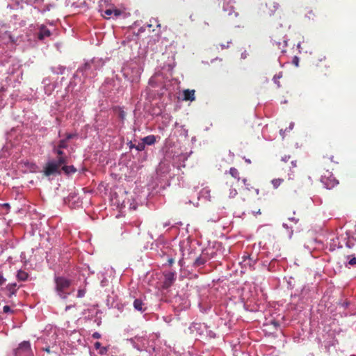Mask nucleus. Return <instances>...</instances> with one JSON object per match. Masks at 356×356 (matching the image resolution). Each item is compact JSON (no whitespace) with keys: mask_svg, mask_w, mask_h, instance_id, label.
I'll return each mask as SVG.
<instances>
[{"mask_svg":"<svg viewBox=\"0 0 356 356\" xmlns=\"http://www.w3.org/2000/svg\"><path fill=\"white\" fill-rule=\"evenodd\" d=\"M103 65L99 59H92L86 62L80 66L73 75L74 79H79L80 81L84 83L87 79H91L96 76L97 71Z\"/></svg>","mask_w":356,"mask_h":356,"instance_id":"1","label":"nucleus"},{"mask_svg":"<svg viewBox=\"0 0 356 356\" xmlns=\"http://www.w3.org/2000/svg\"><path fill=\"white\" fill-rule=\"evenodd\" d=\"M104 97L113 99L116 95L123 92L122 81L117 75L112 78H106L99 88Z\"/></svg>","mask_w":356,"mask_h":356,"instance_id":"2","label":"nucleus"},{"mask_svg":"<svg viewBox=\"0 0 356 356\" xmlns=\"http://www.w3.org/2000/svg\"><path fill=\"white\" fill-rule=\"evenodd\" d=\"M157 254H159L163 259L162 265L172 266L174 263V259L172 258L173 250L170 247V244L168 242L164 241L161 238L157 239Z\"/></svg>","mask_w":356,"mask_h":356,"instance_id":"3","label":"nucleus"},{"mask_svg":"<svg viewBox=\"0 0 356 356\" xmlns=\"http://www.w3.org/2000/svg\"><path fill=\"white\" fill-rule=\"evenodd\" d=\"M63 158H56L49 159L43 167L42 173L45 177H56L61 175V166L63 164H67Z\"/></svg>","mask_w":356,"mask_h":356,"instance_id":"4","label":"nucleus"},{"mask_svg":"<svg viewBox=\"0 0 356 356\" xmlns=\"http://www.w3.org/2000/svg\"><path fill=\"white\" fill-rule=\"evenodd\" d=\"M55 291L62 299H67L70 293L66 290L71 286L72 280L63 277L54 275Z\"/></svg>","mask_w":356,"mask_h":356,"instance_id":"5","label":"nucleus"},{"mask_svg":"<svg viewBox=\"0 0 356 356\" xmlns=\"http://www.w3.org/2000/svg\"><path fill=\"white\" fill-rule=\"evenodd\" d=\"M141 72V67L136 63H131L122 67L124 78L131 83L139 81Z\"/></svg>","mask_w":356,"mask_h":356,"instance_id":"6","label":"nucleus"},{"mask_svg":"<svg viewBox=\"0 0 356 356\" xmlns=\"http://www.w3.org/2000/svg\"><path fill=\"white\" fill-rule=\"evenodd\" d=\"M52 153L57 156V158H63L65 161L68 162V156L63 152V149L68 147V144H66L65 140H59L58 143L52 142L51 143Z\"/></svg>","mask_w":356,"mask_h":356,"instance_id":"7","label":"nucleus"},{"mask_svg":"<svg viewBox=\"0 0 356 356\" xmlns=\"http://www.w3.org/2000/svg\"><path fill=\"white\" fill-rule=\"evenodd\" d=\"M12 356H34L29 341H24L13 350Z\"/></svg>","mask_w":356,"mask_h":356,"instance_id":"8","label":"nucleus"},{"mask_svg":"<svg viewBox=\"0 0 356 356\" xmlns=\"http://www.w3.org/2000/svg\"><path fill=\"white\" fill-rule=\"evenodd\" d=\"M63 201L71 209H78L82 206V200L75 192L70 193L67 197L63 199Z\"/></svg>","mask_w":356,"mask_h":356,"instance_id":"9","label":"nucleus"},{"mask_svg":"<svg viewBox=\"0 0 356 356\" xmlns=\"http://www.w3.org/2000/svg\"><path fill=\"white\" fill-rule=\"evenodd\" d=\"M163 280L162 281L161 287L163 289H168L170 288L175 281L176 273L175 272H164Z\"/></svg>","mask_w":356,"mask_h":356,"instance_id":"10","label":"nucleus"},{"mask_svg":"<svg viewBox=\"0 0 356 356\" xmlns=\"http://www.w3.org/2000/svg\"><path fill=\"white\" fill-rule=\"evenodd\" d=\"M327 172L328 173V175H321V181L327 189H331L337 186L339 184V181L330 172H329V170H327Z\"/></svg>","mask_w":356,"mask_h":356,"instance_id":"11","label":"nucleus"},{"mask_svg":"<svg viewBox=\"0 0 356 356\" xmlns=\"http://www.w3.org/2000/svg\"><path fill=\"white\" fill-rule=\"evenodd\" d=\"M51 35V32L44 25H41L39 31L37 33V38L39 40H43L44 38Z\"/></svg>","mask_w":356,"mask_h":356,"instance_id":"12","label":"nucleus"},{"mask_svg":"<svg viewBox=\"0 0 356 356\" xmlns=\"http://www.w3.org/2000/svg\"><path fill=\"white\" fill-rule=\"evenodd\" d=\"M1 291L6 292V295L8 298H11L13 295H15L17 291V284L11 283L8 284L6 287L1 288Z\"/></svg>","mask_w":356,"mask_h":356,"instance_id":"13","label":"nucleus"},{"mask_svg":"<svg viewBox=\"0 0 356 356\" xmlns=\"http://www.w3.org/2000/svg\"><path fill=\"white\" fill-rule=\"evenodd\" d=\"M108 3V0H100L99 1V11L102 13V15L105 17V15L111 16L113 15V10L114 7H111L104 10V5H107Z\"/></svg>","mask_w":356,"mask_h":356,"instance_id":"14","label":"nucleus"},{"mask_svg":"<svg viewBox=\"0 0 356 356\" xmlns=\"http://www.w3.org/2000/svg\"><path fill=\"white\" fill-rule=\"evenodd\" d=\"M101 313L100 310H95V308L85 309L83 312L84 318L87 320H93L96 316Z\"/></svg>","mask_w":356,"mask_h":356,"instance_id":"15","label":"nucleus"},{"mask_svg":"<svg viewBox=\"0 0 356 356\" xmlns=\"http://www.w3.org/2000/svg\"><path fill=\"white\" fill-rule=\"evenodd\" d=\"M76 171V168L72 165H67V164H63L61 166V173L63 172L67 176H70L74 174Z\"/></svg>","mask_w":356,"mask_h":356,"instance_id":"16","label":"nucleus"},{"mask_svg":"<svg viewBox=\"0 0 356 356\" xmlns=\"http://www.w3.org/2000/svg\"><path fill=\"white\" fill-rule=\"evenodd\" d=\"M113 111L115 112V115L118 116L119 120L122 122V123H123L126 118V113L122 109V108L120 106H115L113 108Z\"/></svg>","mask_w":356,"mask_h":356,"instance_id":"17","label":"nucleus"},{"mask_svg":"<svg viewBox=\"0 0 356 356\" xmlns=\"http://www.w3.org/2000/svg\"><path fill=\"white\" fill-rule=\"evenodd\" d=\"M195 90L187 89L184 90V99L186 101H194L195 99Z\"/></svg>","mask_w":356,"mask_h":356,"instance_id":"18","label":"nucleus"},{"mask_svg":"<svg viewBox=\"0 0 356 356\" xmlns=\"http://www.w3.org/2000/svg\"><path fill=\"white\" fill-rule=\"evenodd\" d=\"M66 67L64 65H58L57 66H51L50 70L55 74H63L66 70Z\"/></svg>","mask_w":356,"mask_h":356,"instance_id":"19","label":"nucleus"},{"mask_svg":"<svg viewBox=\"0 0 356 356\" xmlns=\"http://www.w3.org/2000/svg\"><path fill=\"white\" fill-rule=\"evenodd\" d=\"M134 307L136 310L140 311V312H144L145 310V308L143 307V302L142 300L136 298L134 300L133 303Z\"/></svg>","mask_w":356,"mask_h":356,"instance_id":"20","label":"nucleus"},{"mask_svg":"<svg viewBox=\"0 0 356 356\" xmlns=\"http://www.w3.org/2000/svg\"><path fill=\"white\" fill-rule=\"evenodd\" d=\"M143 143H144V145H151L154 144L156 142V136L154 135L147 136L143 138Z\"/></svg>","mask_w":356,"mask_h":356,"instance_id":"21","label":"nucleus"},{"mask_svg":"<svg viewBox=\"0 0 356 356\" xmlns=\"http://www.w3.org/2000/svg\"><path fill=\"white\" fill-rule=\"evenodd\" d=\"M229 174L238 181H240V173L238 169L236 168L232 167L229 170Z\"/></svg>","mask_w":356,"mask_h":356,"instance_id":"22","label":"nucleus"},{"mask_svg":"<svg viewBox=\"0 0 356 356\" xmlns=\"http://www.w3.org/2000/svg\"><path fill=\"white\" fill-rule=\"evenodd\" d=\"M94 346H95V349H97H97H98V350H99V353L100 355H104V354H106V352H107V350H108V349H107V348H106V347L102 346V344H101V343H100V342H98V341H97V342H95V343Z\"/></svg>","mask_w":356,"mask_h":356,"instance_id":"23","label":"nucleus"},{"mask_svg":"<svg viewBox=\"0 0 356 356\" xmlns=\"http://www.w3.org/2000/svg\"><path fill=\"white\" fill-rule=\"evenodd\" d=\"M29 275L25 271L22 270H19L17 274V277L19 281H26L27 280Z\"/></svg>","mask_w":356,"mask_h":356,"instance_id":"24","label":"nucleus"},{"mask_svg":"<svg viewBox=\"0 0 356 356\" xmlns=\"http://www.w3.org/2000/svg\"><path fill=\"white\" fill-rule=\"evenodd\" d=\"M226 185L230 187L229 189V197H234L238 194L236 189L235 188H233L232 185L228 184V182L226 183Z\"/></svg>","mask_w":356,"mask_h":356,"instance_id":"25","label":"nucleus"},{"mask_svg":"<svg viewBox=\"0 0 356 356\" xmlns=\"http://www.w3.org/2000/svg\"><path fill=\"white\" fill-rule=\"evenodd\" d=\"M147 99L149 100V102H152L155 98V95L154 93V91H151L149 89H146L145 91Z\"/></svg>","mask_w":356,"mask_h":356,"instance_id":"26","label":"nucleus"},{"mask_svg":"<svg viewBox=\"0 0 356 356\" xmlns=\"http://www.w3.org/2000/svg\"><path fill=\"white\" fill-rule=\"evenodd\" d=\"M284 181L283 179H274L271 181V183L274 188H277Z\"/></svg>","mask_w":356,"mask_h":356,"instance_id":"27","label":"nucleus"},{"mask_svg":"<svg viewBox=\"0 0 356 356\" xmlns=\"http://www.w3.org/2000/svg\"><path fill=\"white\" fill-rule=\"evenodd\" d=\"M4 35H8V42H10L11 43L16 42L17 40L15 38V37L11 34L10 31H5Z\"/></svg>","mask_w":356,"mask_h":356,"instance_id":"28","label":"nucleus"},{"mask_svg":"<svg viewBox=\"0 0 356 356\" xmlns=\"http://www.w3.org/2000/svg\"><path fill=\"white\" fill-rule=\"evenodd\" d=\"M123 14V12L120 10V9H118L116 8H113V16L115 17V18H118L120 16H121Z\"/></svg>","mask_w":356,"mask_h":356,"instance_id":"29","label":"nucleus"},{"mask_svg":"<svg viewBox=\"0 0 356 356\" xmlns=\"http://www.w3.org/2000/svg\"><path fill=\"white\" fill-rule=\"evenodd\" d=\"M204 262H205V261H204V259H202V258H201V257H197V258L195 259V263H194V264H195V265L196 266H201V265L204 264Z\"/></svg>","mask_w":356,"mask_h":356,"instance_id":"30","label":"nucleus"},{"mask_svg":"<svg viewBox=\"0 0 356 356\" xmlns=\"http://www.w3.org/2000/svg\"><path fill=\"white\" fill-rule=\"evenodd\" d=\"M86 292V291L85 289H79L77 291L76 297L79 298L84 297Z\"/></svg>","mask_w":356,"mask_h":356,"instance_id":"31","label":"nucleus"},{"mask_svg":"<svg viewBox=\"0 0 356 356\" xmlns=\"http://www.w3.org/2000/svg\"><path fill=\"white\" fill-rule=\"evenodd\" d=\"M3 312L6 314H13L14 313V310L11 309V308L8 305H5L3 307Z\"/></svg>","mask_w":356,"mask_h":356,"instance_id":"32","label":"nucleus"},{"mask_svg":"<svg viewBox=\"0 0 356 356\" xmlns=\"http://www.w3.org/2000/svg\"><path fill=\"white\" fill-rule=\"evenodd\" d=\"M75 136L74 134H67L66 137L64 139H61L60 140H65L66 144H68L67 142L69 140L72 139Z\"/></svg>","mask_w":356,"mask_h":356,"instance_id":"33","label":"nucleus"},{"mask_svg":"<svg viewBox=\"0 0 356 356\" xmlns=\"http://www.w3.org/2000/svg\"><path fill=\"white\" fill-rule=\"evenodd\" d=\"M242 181H243V183L244 184V185L246 186V188H247L248 190H249V191H250L251 188H252V186H250V184L248 182V179H247L243 178V179H242Z\"/></svg>","mask_w":356,"mask_h":356,"instance_id":"34","label":"nucleus"},{"mask_svg":"<svg viewBox=\"0 0 356 356\" xmlns=\"http://www.w3.org/2000/svg\"><path fill=\"white\" fill-rule=\"evenodd\" d=\"M136 149L138 151H142L145 149V145L144 143H138L137 145H136Z\"/></svg>","mask_w":356,"mask_h":356,"instance_id":"35","label":"nucleus"},{"mask_svg":"<svg viewBox=\"0 0 356 356\" xmlns=\"http://www.w3.org/2000/svg\"><path fill=\"white\" fill-rule=\"evenodd\" d=\"M6 282V279L3 277V273L0 271V286H2Z\"/></svg>","mask_w":356,"mask_h":356,"instance_id":"36","label":"nucleus"},{"mask_svg":"<svg viewBox=\"0 0 356 356\" xmlns=\"http://www.w3.org/2000/svg\"><path fill=\"white\" fill-rule=\"evenodd\" d=\"M93 319H94V322L98 326H99L102 324V318H101V317H98L97 316H96V317H95Z\"/></svg>","mask_w":356,"mask_h":356,"instance_id":"37","label":"nucleus"},{"mask_svg":"<svg viewBox=\"0 0 356 356\" xmlns=\"http://www.w3.org/2000/svg\"><path fill=\"white\" fill-rule=\"evenodd\" d=\"M51 6H51V4H47V5H46V6H44L42 10H41V12H42V13H44V12H46V11H49V10H50V9H51Z\"/></svg>","mask_w":356,"mask_h":356,"instance_id":"38","label":"nucleus"},{"mask_svg":"<svg viewBox=\"0 0 356 356\" xmlns=\"http://www.w3.org/2000/svg\"><path fill=\"white\" fill-rule=\"evenodd\" d=\"M348 264H349L350 266H355V265H356V257H353V258H351V259L349 260Z\"/></svg>","mask_w":356,"mask_h":356,"instance_id":"39","label":"nucleus"},{"mask_svg":"<svg viewBox=\"0 0 356 356\" xmlns=\"http://www.w3.org/2000/svg\"><path fill=\"white\" fill-rule=\"evenodd\" d=\"M24 164H25V165H26L29 168H34L36 166L35 163H30L29 161L26 162Z\"/></svg>","mask_w":356,"mask_h":356,"instance_id":"40","label":"nucleus"},{"mask_svg":"<svg viewBox=\"0 0 356 356\" xmlns=\"http://www.w3.org/2000/svg\"><path fill=\"white\" fill-rule=\"evenodd\" d=\"M149 242L148 241V242H147V244L146 245H145V246H144V248H145V249H148V248H149L150 250H153V249H154V248H153L154 242H153V241H152V242L150 243V245H148V244H149Z\"/></svg>","mask_w":356,"mask_h":356,"instance_id":"41","label":"nucleus"},{"mask_svg":"<svg viewBox=\"0 0 356 356\" xmlns=\"http://www.w3.org/2000/svg\"><path fill=\"white\" fill-rule=\"evenodd\" d=\"M223 9L225 10V11H228V13L229 15H232V10H233V7L231 6L230 7V9L227 8V6H225V5L223 6Z\"/></svg>","mask_w":356,"mask_h":356,"instance_id":"42","label":"nucleus"},{"mask_svg":"<svg viewBox=\"0 0 356 356\" xmlns=\"http://www.w3.org/2000/svg\"><path fill=\"white\" fill-rule=\"evenodd\" d=\"M92 337L94 339H99L101 338V334L99 332H95L92 334Z\"/></svg>","mask_w":356,"mask_h":356,"instance_id":"43","label":"nucleus"},{"mask_svg":"<svg viewBox=\"0 0 356 356\" xmlns=\"http://www.w3.org/2000/svg\"><path fill=\"white\" fill-rule=\"evenodd\" d=\"M155 76H156V73H154L152 77L150 78L149 81V84L152 86V83H154V78H155Z\"/></svg>","mask_w":356,"mask_h":356,"instance_id":"44","label":"nucleus"},{"mask_svg":"<svg viewBox=\"0 0 356 356\" xmlns=\"http://www.w3.org/2000/svg\"><path fill=\"white\" fill-rule=\"evenodd\" d=\"M298 58L297 56H295L293 59V63L296 65V66H298Z\"/></svg>","mask_w":356,"mask_h":356,"instance_id":"45","label":"nucleus"},{"mask_svg":"<svg viewBox=\"0 0 356 356\" xmlns=\"http://www.w3.org/2000/svg\"><path fill=\"white\" fill-rule=\"evenodd\" d=\"M107 282H108L106 278H104V280H102L101 281V286H105L106 285Z\"/></svg>","mask_w":356,"mask_h":356,"instance_id":"46","label":"nucleus"},{"mask_svg":"<svg viewBox=\"0 0 356 356\" xmlns=\"http://www.w3.org/2000/svg\"><path fill=\"white\" fill-rule=\"evenodd\" d=\"M252 213L254 216H257V214H261L260 209L257 210L252 211Z\"/></svg>","mask_w":356,"mask_h":356,"instance_id":"47","label":"nucleus"},{"mask_svg":"<svg viewBox=\"0 0 356 356\" xmlns=\"http://www.w3.org/2000/svg\"><path fill=\"white\" fill-rule=\"evenodd\" d=\"M291 159V156H285L282 159V161L286 163L289 159Z\"/></svg>","mask_w":356,"mask_h":356,"instance_id":"48","label":"nucleus"},{"mask_svg":"<svg viewBox=\"0 0 356 356\" xmlns=\"http://www.w3.org/2000/svg\"><path fill=\"white\" fill-rule=\"evenodd\" d=\"M2 207L4 208H6L7 209H10V204L8 203L3 204Z\"/></svg>","mask_w":356,"mask_h":356,"instance_id":"49","label":"nucleus"},{"mask_svg":"<svg viewBox=\"0 0 356 356\" xmlns=\"http://www.w3.org/2000/svg\"><path fill=\"white\" fill-rule=\"evenodd\" d=\"M128 144H129V148H130V149L136 148V145H134V144L132 143V142H131V141H130Z\"/></svg>","mask_w":356,"mask_h":356,"instance_id":"50","label":"nucleus"},{"mask_svg":"<svg viewBox=\"0 0 356 356\" xmlns=\"http://www.w3.org/2000/svg\"><path fill=\"white\" fill-rule=\"evenodd\" d=\"M43 349H44V351H46L48 353H50L51 352V350H50V346H47V347H46V348H44Z\"/></svg>","mask_w":356,"mask_h":356,"instance_id":"51","label":"nucleus"},{"mask_svg":"<svg viewBox=\"0 0 356 356\" xmlns=\"http://www.w3.org/2000/svg\"><path fill=\"white\" fill-rule=\"evenodd\" d=\"M290 163L292 165V168H295L296 166V163L294 161H291Z\"/></svg>","mask_w":356,"mask_h":356,"instance_id":"52","label":"nucleus"},{"mask_svg":"<svg viewBox=\"0 0 356 356\" xmlns=\"http://www.w3.org/2000/svg\"><path fill=\"white\" fill-rule=\"evenodd\" d=\"M60 122H61V120H60V119L59 118H56V124H57L58 125H59V124H60Z\"/></svg>","mask_w":356,"mask_h":356,"instance_id":"53","label":"nucleus"},{"mask_svg":"<svg viewBox=\"0 0 356 356\" xmlns=\"http://www.w3.org/2000/svg\"><path fill=\"white\" fill-rule=\"evenodd\" d=\"M273 7H274L275 10H276L278 8V4H276L274 2L273 3Z\"/></svg>","mask_w":356,"mask_h":356,"instance_id":"54","label":"nucleus"},{"mask_svg":"<svg viewBox=\"0 0 356 356\" xmlns=\"http://www.w3.org/2000/svg\"><path fill=\"white\" fill-rule=\"evenodd\" d=\"M2 38L8 41V35H5L4 33L3 34Z\"/></svg>","mask_w":356,"mask_h":356,"instance_id":"55","label":"nucleus"},{"mask_svg":"<svg viewBox=\"0 0 356 356\" xmlns=\"http://www.w3.org/2000/svg\"><path fill=\"white\" fill-rule=\"evenodd\" d=\"M273 323L274 324L275 326H278L279 325V323H277V322H273Z\"/></svg>","mask_w":356,"mask_h":356,"instance_id":"56","label":"nucleus"},{"mask_svg":"<svg viewBox=\"0 0 356 356\" xmlns=\"http://www.w3.org/2000/svg\"><path fill=\"white\" fill-rule=\"evenodd\" d=\"M292 179V178L291 177V175H290V174H289V179Z\"/></svg>","mask_w":356,"mask_h":356,"instance_id":"57","label":"nucleus"},{"mask_svg":"<svg viewBox=\"0 0 356 356\" xmlns=\"http://www.w3.org/2000/svg\"><path fill=\"white\" fill-rule=\"evenodd\" d=\"M298 48L300 49V44H298Z\"/></svg>","mask_w":356,"mask_h":356,"instance_id":"58","label":"nucleus"},{"mask_svg":"<svg viewBox=\"0 0 356 356\" xmlns=\"http://www.w3.org/2000/svg\"><path fill=\"white\" fill-rule=\"evenodd\" d=\"M150 238H151L152 240L153 239V236H152V234L150 235Z\"/></svg>","mask_w":356,"mask_h":356,"instance_id":"59","label":"nucleus"}]
</instances>
